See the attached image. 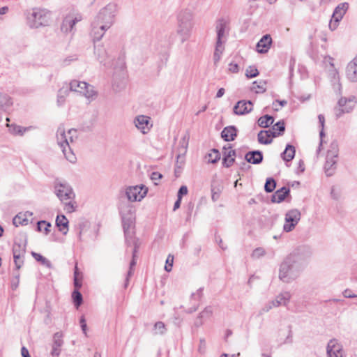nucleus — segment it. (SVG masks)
<instances>
[{
	"mask_svg": "<svg viewBox=\"0 0 357 357\" xmlns=\"http://www.w3.org/2000/svg\"><path fill=\"white\" fill-rule=\"evenodd\" d=\"M312 255L307 246H300L287 255L279 266L278 278L289 284L296 280L304 271Z\"/></svg>",
	"mask_w": 357,
	"mask_h": 357,
	"instance_id": "obj_1",
	"label": "nucleus"
},
{
	"mask_svg": "<svg viewBox=\"0 0 357 357\" xmlns=\"http://www.w3.org/2000/svg\"><path fill=\"white\" fill-rule=\"evenodd\" d=\"M117 10L116 3H109L99 11L91 24V36L94 42L99 41L114 24Z\"/></svg>",
	"mask_w": 357,
	"mask_h": 357,
	"instance_id": "obj_2",
	"label": "nucleus"
},
{
	"mask_svg": "<svg viewBox=\"0 0 357 357\" xmlns=\"http://www.w3.org/2000/svg\"><path fill=\"white\" fill-rule=\"evenodd\" d=\"M77 130L75 129H70L68 135L66 134V130L63 125H60L56 131V139L58 145L62 150V152L69 162L74 163L76 161V156L73 152L70 142H73L74 138H77Z\"/></svg>",
	"mask_w": 357,
	"mask_h": 357,
	"instance_id": "obj_3",
	"label": "nucleus"
},
{
	"mask_svg": "<svg viewBox=\"0 0 357 357\" xmlns=\"http://www.w3.org/2000/svg\"><path fill=\"white\" fill-rule=\"evenodd\" d=\"M54 185L56 195L64 203V211L66 213L75 211L77 204L75 202L72 201L75 195L71 186L66 181L59 179L54 181Z\"/></svg>",
	"mask_w": 357,
	"mask_h": 357,
	"instance_id": "obj_4",
	"label": "nucleus"
},
{
	"mask_svg": "<svg viewBox=\"0 0 357 357\" xmlns=\"http://www.w3.org/2000/svg\"><path fill=\"white\" fill-rule=\"evenodd\" d=\"M194 26V14L191 9H181L177 15L176 32L182 43L188 40Z\"/></svg>",
	"mask_w": 357,
	"mask_h": 357,
	"instance_id": "obj_5",
	"label": "nucleus"
},
{
	"mask_svg": "<svg viewBox=\"0 0 357 357\" xmlns=\"http://www.w3.org/2000/svg\"><path fill=\"white\" fill-rule=\"evenodd\" d=\"M226 25V21L223 19L219 20L216 24L217 40L213 53V61L215 65H217L220 61L221 55L225 50L224 43L225 40H223L222 38L225 36Z\"/></svg>",
	"mask_w": 357,
	"mask_h": 357,
	"instance_id": "obj_6",
	"label": "nucleus"
},
{
	"mask_svg": "<svg viewBox=\"0 0 357 357\" xmlns=\"http://www.w3.org/2000/svg\"><path fill=\"white\" fill-rule=\"evenodd\" d=\"M285 131V126L283 121H280L274 124L271 129L261 130L258 133V141L262 144H269L272 142V137L282 136Z\"/></svg>",
	"mask_w": 357,
	"mask_h": 357,
	"instance_id": "obj_7",
	"label": "nucleus"
},
{
	"mask_svg": "<svg viewBox=\"0 0 357 357\" xmlns=\"http://www.w3.org/2000/svg\"><path fill=\"white\" fill-rule=\"evenodd\" d=\"M338 153V144L336 141H333L327 151L326 160L324 165V170L327 176H331L335 174L337 168Z\"/></svg>",
	"mask_w": 357,
	"mask_h": 357,
	"instance_id": "obj_8",
	"label": "nucleus"
},
{
	"mask_svg": "<svg viewBox=\"0 0 357 357\" xmlns=\"http://www.w3.org/2000/svg\"><path fill=\"white\" fill-rule=\"evenodd\" d=\"M50 22L49 12L34 8L32 13L27 17V22L31 28H38L42 26H46Z\"/></svg>",
	"mask_w": 357,
	"mask_h": 357,
	"instance_id": "obj_9",
	"label": "nucleus"
},
{
	"mask_svg": "<svg viewBox=\"0 0 357 357\" xmlns=\"http://www.w3.org/2000/svg\"><path fill=\"white\" fill-rule=\"evenodd\" d=\"M69 85L70 91L83 93L87 98L93 99L96 96L93 86L85 82L73 80Z\"/></svg>",
	"mask_w": 357,
	"mask_h": 357,
	"instance_id": "obj_10",
	"label": "nucleus"
},
{
	"mask_svg": "<svg viewBox=\"0 0 357 357\" xmlns=\"http://www.w3.org/2000/svg\"><path fill=\"white\" fill-rule=\"evenodd\" d=\"M147 188L144 185L130 186L126 188V195L130 202H139L146 195Z\"/></svg>",
	"mask_w": 357,
	"mask_h": 357,
	"instance_id": "obj_11",
	"label": "nucleus"
},
{
	"mask_svg": "<svg viewBox=\"0 0 357 357\" xmlns=\"http://www.w3.org/2000/svg\"><path fill=\"white\" fill-rule=\"evenodd\" d=\"M301 217V212L298 209H291L285 214V223L283 229L286 232L292 231L298 223Z\"/></svg>",
	"mask_w": 357,
	"mask_h": 357,
	"instance_id": "obj_12",
	"label": "nucleus"
},
{
	"mask_svg": "<svg viewBox=\"0 0 357 357\" xmlns=\"http://www.w3.org/2000/svg\"><path fill=\"white\" fill-rule=\"evenodd\" d=\"M349 8V3L347 2L340 3L334 10L332 19L329 23V28L333 31L336 29L338 23L343 18Z\"/></svg>",
	"mask_w": 357,
	"mask_h": 357,
	"instance_id": "obj_13",
	"label": "nucleus"
},
{
	"mask_svg": "<svg viewBox=\"0 0 357 357\" xmlns=\"http://www.w3.org/2000/svg\"><path fill=\"white\" fill-rule=\"evenodd\" d=\"M356 105L355 97H350L349 98H341L338 101V108L336 107L335 116L340 118L344 113L350 112Z\"/></svg>",
	"mask_w": 357,
	"mask_h": 357,
	"instance_id": "obj_14",
	"label": "nucleus"
},
{
	"mask_svg": "<svg viewBox=\"0 0 357 357\" xmlns=\"http://www.w3.org/2000/svg\"><path fill=\"white\" fill-rule=\"evenodd\" d=\"M135 127L143 134H147L153 127L151 118L145 115H138L134 119Z\"/></svg>",
	"mask_w": 357,
	"mask_h": 357,
	"instance_id": "obj_15",
	"label": "nucleus"
},
{
	"mask_svg": "<svg viewBox=\"0 0 357 357\" xmlns=\"http://www.w3.org/2000/svg\"><path fill=\"white\" fill-rule=\"evenodd\" d=\"M326 353L328 357H343L342 346L336 339H332L328 342Z\"/></svg>",
	"mask_w": 357,
	"mask_h": 357,
	"instance_id": "obj_16",
	"label": "nucleus"
},
{
	"mask_svg": "<svg viewBox=\"0 0 357 357\" xmlns=\"http://www.w3.org/2000/svg\"><path fill=\"white\" fill-rule=\"evenodd\" d=\"M233 110L236 115H245L252 110V102L250 100H239L234 107Z\"/></svg>",
	"mask_w": 357,
	"mask_h": 357,
	"instance_id": "obj_17",
	"label": "nucleus"
},
{
	"mask_svg": "<svg viewBox=\"0 0 357 357\" xmlns=\"http://www.w3.org/2000/svg\"><path fill=\"white\" fill-rule=\"evenodd\" d=\"M272 44V38L269 34L262 36L257 44V50L260 54L266 53Z\"/></svg>",
	"mask_w": 357,
	"mask_h": 357,
	"instance_id": "obj_18",
	"label": "nucleus"
},
{
	"mask_svg": "<svg viewBox=\"0 0 357 357\" xmlns=\"http://www.w3.org/2000/svg\"><path fill=\"white\" fill-rule=\"evenodd\" d=\"M54 342L52 344V349L51 355L52 357H59L61 353V347L63 344L62 340V334L60 333H56L54 335Z\"/></svg>",
	"mask_w": 357,
	"mask_h": 357,
	"instance_id": "obj_19",
	"label": "nucleus"
},
{
	"mask_svg": "<svg viewBox=\"0 0 357 357\" xmlns=\"http://www.w3.org/2000/svg\"><path fill=\"white\" fill-rule=\"evenodd\" d=\"M245 159L248 163L258 165L263 161V154L260 151H249L245 154Z\"/></svg>",
	"mask_w": 357,
	"mask_h": 357,
	"instance_id": "obj_20",
	"label": "nucleus"
},
{
	"mask_svg": "<svg viewBox=\"0 0 357 357\" xmlns=\"http://www.w3.org/2000/svg\"><path fill=\"white\" fill-rule=\"evenodd\" d=\"M132 245L134 246L133 250H132V259L130 263V268H129V271L127 274L126 284H125L126 287L127 286L129 278L133 275V268L136 265V259L135 258L137 257V250L139 246L137 240H134Z\"/></svg>",
	"mask_w": 357,
	"mask_h": 357,
	"instance_id": "obj_21",
	"label": "nucleus"
},
{
	"mask_svg": "<svg viewBox=\"0 0 357 357\" xmlns=\"http://www.w3.org/2000/svg\"><path fill=\"white\" fill-rule=\"evenodd\" d=\"M291 297V294L289 291H284L276 296V298L271 301L275 307L280 305L287 306L290 298Z\"/></svg>",
	"mask_w": 357,
	"mask_h": 357,
	"instance_id": "obj_22",
	"label": "nucleus"
},
{
	"mask_svg": "<svg viewBox=\"0 0 357 357\" xmlns=\"http://www.w3.org/2000/svg\"><path fill=\"white\" fill-rule=\"evenodd\" d=\"M32 215L33 213L31 211L19 213L13 220V225L16 227L19 225H26L29 222L28 218Z\"/></svg>",
	"mask_w": 357,
	"mask_h": 357,
	"instance_id": "obj_23",
	"label": "nucleus"
},
{
	"mask_svg": "<svg viewBox=\"0 0 357 357\" xmlns=\"http://www.w3.org/2000/svg\"><path fill=\"white\" fill-rule=\"evenodd\" d=\"M236 135L237 130L234 126L225 127L221 132L222 138L226 142L234 140Z\"/></svg>",
	"mask_w": 357,
	"mask_h": 357,
	"instance_id": "obj_24",
	"label": "nucleus"
},
{
	"mask_svg": "<svg viewBox=\"0 0 357 357\" xmlns=\"http://www.w3.org/2000/svg\"><path fill=\"white\" fill-rule=\"evenodd\" d=\"M289 192L290 190L288 188L282 187L275 192L272 195L271 201L275 203H280L289 195Z\"/></svg>",
	"mask_w": 357,
	"mask_h": 357,
	"instance_id": "obj_25",
	"label": "nucleus"
},
{
	"mask_svg": "<svg viewBox=\"0 0 357 357\" xmlns=\"http://www.w3.org/2000/svg\"><path fill=\"white\" fill-rule=\"evenodd\" d=\"M56 225L59 230L64 235L68 231V220L64 215H58L56 219Z\"/></svg>",
	"mask_w": 357,
	"mask_h": 357,
	"instance_id": "obj_26",
	"label": "nucleus"
},
{
	"mask_svg": "<svg viewBox=\"0 0 357 357\" xmlns=\"http://www.w3.org/2000/svg\"><path fill=\"white\" fill-rule=\"evenodd\" d=\"M13 104V102L10 96L0 92V112H6Z\"/></svg>",
	"mask_w": 357,
	"mask_h": 357,
	"instance_id": "obj_27",
	"label": "nucleus"
},
{
	"mask_svg": "<svg viewBox=\"0 0 357 357\" xmlns=\"http://www.w3.org/2000/svg\"><path fill=\"white\" fill-rule=\"evenodd\" d=\"M295 152V147L291 144H287L284 151L281 153V157L284 161L289 162L294 158Z\"/></svg>",
	"mask_w": 357,
	"mask_h": 357,
	"instance_id": "obj_28",
	"label": "nucleus"
},
{
	"mask_svg": "<svg viewBox=\"0 0 357 357\" xmlns=\"http://www.w3.org/2000/svg\"><path fill=\"white\" fill-rule=\"evenodd\" d=\"M94 53L100 63L107 64V52L102 46H95Z\"/></svg>",
	"mask_w": 357,
	"mask_h": 357,
	"instance_id": "obj_29",
	"label": "nucleus"
},
{
	"mask_svg": "<svg viewBox=\"0 0 357 357\" xmlns=\"http://www.w3.org/2000/svg\"><path fill=\"white\" fill-rule=\"evenodd\" d=\"M181 147L179 148V153L177 155V163L180 162L182 164L183 162V155L186 152L187 146H188V140L186 139V137H184L181 141L180 142Z\"/></svg>",
	"mask_w": 357,
	"mask_h": 357,
	"instance_id": "obj_30",
	"label": "nucleus"
},
{
	"mask_svg": "<svg viewBox=\"0 0 357 357\" xmlns=\"http://www.w3.org/2000/svg\"><path fill=\"white\" fill-rule=\"evenodd\" d=\"M75 24V20H73L70 17H66L62 22L61 29L66 33L71 31Z\"/></svg>",
	"mask_w": 357,
	"mask_h": 357,
	"instance_id": "obj_31",
	"label": "nucleus"
},
{
	"mask_svg": "<svg viewBox=\"0 0 357 357\" xmlns=\"http://www.w3.org/2000/svg\"><path fill=\"white\" fill-rule=\"evenodd\" d=\"M130 227V222H127L124 218L123 219V227L125 233L126 241L128 245L133 244V241L135 240L132 238V234L129 231V229Z\"/></svg>",
	"mask_w": 357,
	"mask_h": 357,
	"instance_id": "obj_32",
	"label": "nucleus"
},
{
	"mask_svg": "<svg viewBox=\"0 0 357 357\" xmlns=\"http://www.w3.org/2000/svg\"><path fill=\"white\" fill-rule=\"evenodd\" d=\"M273 122L274 118L268 114H266L258 119L259 126L264 128H268Z\"/></svg>",
	"mask_w": 357,
	"mask_h": 357,
	"instance_id": "obj_33",
	"label": "nucleus"
},
{
	"mask_svg": "<svg viewBox=\"0 0 357 357\" xmlns=\"http://www.w3.org/2000/svg\"><path fill=\"white\" fill-rule=\"evenodd\" d=\"M26 242H22L21 243L15 242L13 246V255H17L20 256H24L26 253Z\"/></svg>",
	"mask_w": 357,
	"mask_h": 357,
	"instance_id": "obj_34",
	"label": "nucleus"
},
{
	"mask_svg": "<svg viewBox=\"0 0 357 357\" xmlns=\"http://www.w3.org/2000/svg\"><path fill=\"white\" fill-rule=\"evenodd\" d=\"M8 126L9 127V131L10 133L20 136L23 135L25 131L29 129L28 128H24L15 124H12L10 126L8 125Z\"/></svg>",
	"mask_w": 357,
	"mask_h": 357,
	"instance_id": "obj_35",
	"label": "nucleus"
},
{
	"mask_svg": "<svg viewBox=\"0 0 357 357\" xmlns=\"http://www.w3.org/2000/svg\"><path fill=\"white\" fill-rule=\"evenodd\" d=\"M206 158H208V162L214 164L220 160V153L218 150L213 149L207 155Z\"/></svg>",
	"mask_w": 357,
	"mask_h": 357,
	"instance_id": "obj_36",
	"label": "nucleus"
},
{
	"mask_svg": "<svg viewBox=\"0 0 357 357\" xmlns=\"http://www.w3.org/2000/svg\"><path fill=\"white\" fill-rule=\"evenodd\" d=\"M72 298L74 302V304L77 308H78L82 303L83 298L82 294L79 292V289H75L72 293Z\"/></svg>",
	"mask_w": 357,
	"mask_h": 357,
	"instance_id": "obj_37",
	"label": "nucleus"
},
{
	"mask_svg": "<svg viewBox=\"0 0 357 357\" xmlns=\"http://www.w3.org/2000/svg\"><path fill=\"white\" fill-rule=\"evenodd\" d=\"M153 331L155 335H164L167 332V328L163 322L158 321L154 324Z\"/></svg>",
	"mask_w": 357,
	"mask_h": 357,
	"instance_id": "obj_38",
	"label": "nucleus"
},
{
	"mask_svg": "<svg viewBox=\"0 0 357 357\" xmlns=\"http://www.w3.org/2000/svg\"><path fill=\"white\" fill-rule=\"evenodd\" d=\"M266 82L264 81H260L259 82H254L252 86V90L256 91V93H263L266 91Z\"/></svg>",
	"mask_w": 357,
	"mask_h": 357,
	"instance_id": "obj_39",
	"label": "nucleus"
},
{
	"mask_svg": "<svg viewBox=\"0 0 357 357\" xmlns=\"http://www.w3.org/2000/svg\"><path fill=\"white\" fill-rule=\"evenodd\" d=\"M276 187V182L273 178H268L266 181L264 190L266 192H272Z\"/></svg>",
	"mask_w": 357,
	"mask_h": 357,
	"instance_id": "obj_40",
	"label": "nucleus"
},
{
	"mask_svg": "<svg viewBox=\"0 0 357 357\" xmlns=\"http://www.w3.org/2000/svg\"><path fill=\"white\" fill-rule=\"evenodd\" d=\"M31 255L37 261L41 262L42 264L45 265L47 267L51 266L50 261L48 259H47L45 257L42 256L40 254L32 252Z\"/></svg>",
	"mask_w": 357,
	"mask_h": 357,
	"instance_id": "obj_41",
	"label": "nucleus"
},
{
	"mask_svg": "<svg viewBox=\"0 0 357 357\" xmlns=\"http://www.w3.org/2000/svg\"><path fill=\"white\" fill-rule=\"evenodd\" d=\"M43 226H45V234L47 235L50 231L51 224L45 220H40L37 222V230L41 231Z\"/></svg>",
	"mask_w": 357,
	"mask_h": 357,
	"instance_id": "obj_42",
	"label": "nucleus"
},
{
	"mask_svg": "<svg viewBox=\"0 0 357 357\" xmlns=\"http://www.w3.org/2000/svg\"><path fill=\"white\" fill-rule=\"evenodd\" d=\"M126 86V82L124 79H121L119 82L114 80L112 84L113 90L115 91H120Z\"/></svg>",
	"mask_w": 357,
	"mask_h": 357,
	"instance_id": "obj_43",
	"label": "nucleus"
},
{
	"mask_svg": "<svg viewBox=\"0 0 357 357\" xmlns=\"http://www.w3.org/2000/svg\"><path fill=\"white\" fill-rule=\"evenodd\" d=\"M259 75V71L258 70L255 68V67H253V66H249L247 69H246V73H245V75L248 78H253V77H257V75Z\"/></svg>",
	"mask_w": 357,
	"mask_h": 357,
	"instance_id": "obj_44",
	"label": "nucleus"
},
{
	"mask_svg": "<svg viewBox=\"0 0 357 357\" xmlns=\"http://www.w3.org/2000/svg\"><path fill=\"white\" fill-rule=\"evenodd\" d=\"M24 257L17 255H13L14 262L17 270H19L24 264Z\"/></svg>",
	"mask_w": 357,
	"mask_h": 357,
	"instance_id": "obj_45",
	"label": "nucleus"
},
{
	"mask_svg": "<svg viewBox=\"0 0 357 357\" xmlns=\"http://www.w3.org/2000/svg\"><path fill=\"white\" fill-rule=\"evenodd\" d=\"M235 155V151L232 150L229 146L228 149L224 147L223 158H231Z\"/></svg>",
	"mask_w": 357,
	"mask_h": 357,
	"instance_id": "obj_46",
	"label": "nucleus"
},
{
	"mask_svg": "<svg viewBox=\"0 0 357 357\" xmlns=\"http://www.w3.org/2000/svg\"><path fill=\"white\" fill-rule=\"evenodd\" d=\"M173 261H174V257L169 255L167 257V259L166 260V264L165 266V269L167 272H170L172 271V266H173Z\"/></svg>",
	"mask_w": 357,
	"mask_h": 357,
	"instance_id": "obj_47",
	"label": "nucleus"
},
{
	"mask_svg": "<svg viewBox=\"0 0 357 357\" xmlns=\"http://www.w3.org/2000/svg\"><path fill=\"white\" fill-rule=\"evenodd\" d=\"M265 254L266 252L262 248H257L252 252V257L254 258H259Z\"/></svg>",
	"mask_w": 357,
	"mask_h": 357,
	"instance_id": "obj_48",
	"label": "nucleus"
},
{
	"mask_svg": "<svg viewBox=\"0 0 357 357\" xmlns=\"http://www.w3.org/2000/svg\"><path fill=\"white\" fill-rule=\"evenodd\" d=\"M213 314L212 307L208 306L204 308V310L199 314L200 317L209 318Z\"/></svg>",
	"mask_w": 357,
	"mask_h": 357,
	"instance_id": "obj_49",
	"label": "nucleus"
},
{
	"mask_svg": "<svg viewBox=\"0 0 357 357\" xmlns=\"http://www.w3.org/2000/svg\"><path fill=\"white\" fill-rule=\"evenodd\" d=\"M211 199L213 202H216L220 198V190L219 188H215L212 186L211 188Z\"/></svg>",
	"mask_w": 357,
	"mask_h": 357,
	"instance_id": "obj_50",
	"label": "nucleus"
},
{
	"mask_svg": "<svg viewBox=\"0 0 357 357\" xmlns=\"http://www.w3.org/2000/svg\"><path fill=\"white\" fill-rule=\"evenodd\" d=\"M273 307L274 305H273V302H268L260 310V311L259 312V315H262L264 313L268 312Z\"/></svg>",
	"mask_w": 357,
	"mask_h": 357,
	"instance_id": "obj_51",
	"label": "nucleus"
},
{
	"mask_svg": "<svg viewBox=\"0 0 357 357\" xmlns=\"http://www.w3.org/2000/svg\"><path fill=\"white\" fill-rule=\"evenodd\" d=\"M187 194H188V188L185 185H182L180 187V188L178 191L177 197L182 199V197Z\"/></svg>",
	"mask_w": 357,
	"mask_h": 357,
	"instance_id": "obj_52",
	"label": "nucleus"
},
{
	"mask_svg": "<svg viewBox=\"0 0 357 357\" xmlns=\"http://www.w3.org/2000/svg\"><path fill=\"white\" fill-rule=\"evenodd\" d=\"M234 161H235L234 158H223L222 164L225 167H229L234 164Z\"/></svg>",
	"mask_w": 357,
	"mask_h": 357,
	"instance_id": "obj_53",
	"label": "nucleus"
},
{
	"mask_svg": "<svg viewBox=\"0 0 357 357\" xmlns=\"http://www.w3.org/2000/svg\"><path fill=\"white\" fill-rule=\"evenodd\" d=\"M229 70L231 73H236L239 70V66L237 63H230L229 65Z\"/></svg>",
	"mask_w": 357,
	"mask_h": 357,
	"instance_id": "obj_54",
	"label": "nucleus"
},
{
	"mask_svg": "<svg viewBox=\"0 0 357 357\" xmlns=\"http://www.w3.org/2000/svg\"><path fill=\"white\" fill-rule=\"evenodd\" d=\"M82 278H79L77 275L74 276V286L75 289H79L82 287Z\"/></svg>",
	"mask_w": 357,
	"mask_h": 357,
	"instance_id": "obj_55",
	"label": "nucleus"
},
{
	"mask_svg": "<svg viewBox=\"0 0 357 357\" xmlns=\"http://www.w3.org/2000/svg\"><path fill=\"white\" fill-rule=\"evenodd\" d=\"M80 326L83 333L86 335V323L84 316L80 318Z\"/></svg>",
	"mask_w": 357,
	"mask_h": 357,
	"instance_id": "obj_56",
	"label": "nucleus"
},
{
	"mask_svg": "<svg viewBox=\"0 0 357 357\" xmlns=\"http://www.w3.org/2000/svg\"><path fill=\"white\" fill-rule=\"evenodd\" d=\"M162 177V175L158 172H153L151 174V179L153 181H157L160 179Z\"/></svg>",
	"mask_w": 357,
	"mask_h": 357,
	"instance_id": "obj_57",
	"label": "nucleus"
},
{
	"mask_svg": "<svg viewBox=\"0 0 357 357\" xmlns=\"http://www.w3.org/2000/svg\"><path fill=\"white\" fill-rule=\"evenodd\" d=\"M343 295L345 298H356L357 297V295L354 294H352L351 293V291L349 290V289H346L344 292H343Z\"/></svg>",
	"mask_w": 357,
	"mask_h": 357,
	"instance_id": "obj_58",
	"label": "nucleus"
},
{
	"mask_svg": "<svg viewBox=\"0 0 357 357\" xmlns=\"http://www.w3.org/2000/svg\"><path fill=\"white\" fill-rule=\"evenodd\" d=\"M76 59H77V58L73 56H68L63 61V66H68L70 61H75Z\"/></svg>",
	"mask_w": 357,
	"mask_h": 357,
	"instance_id": "obj_59",
	"label": "nucleus"
},
{
	"mask_svg": "<svg viewBox=\"0 0 357 357\" xmlns=\"http://www.w3.org/2000/svg\"><path fill=\"white\" fill-rule=\"evenodd\" d=\"M289 333L284 343H291L292 342V331L291 330V326H289Z\"/></svg>",
	"mask_w": 357,
	"mask_h": 357,
	"instance_id": "obj_60",
	"label": "nucleus"
},
{
	"mask_svg": "<svg viewBox=\"0 0 357 357\" xmlns=\"http://www.w3.org/2000/svg\"><path fill=\"white\" fill-rule=\"evenodd\" d=\"M318 119H319V124H320L321 128H324V123H325L324 116L323 114H319L318 116Z\"/></svg>",
	"mask_w": 357,
	"mask_h": 357,
	"instance_id": "obj_61",
	"label": "nucleus"
},
{
	"mask_svg": "<svg viewBox=\"0 0 357 357\" xmlns=\"http://www.w3.org/2000/svg\"><path fill=\"white\" fill-rule=\"evenodd\" d=\"M202 319H203V317H200V314H199V316L197 317V318L196 319V320L195 321V325L197 327L202 326L203 324V321L202 320Z\"/></svg>",
	"mask_w": 357,
	"mask_h": 357,
	"instance_id": "obj_62",
	"label": "nucleus"
},
{
	"mask_svg": "<svg viewBox=\"0 0 357 357\" xmlns=\"http://www.w3.org/2000/svg\"><path fill=\"white\" fill-rule=\"evenodd\" d=\"M21 354L23 357H26L29 356V353L28 349L25 347H22L21 349Z\"/></svg>",
	"mask_w": 357,
	"mask_h": 357,
	"instance_id": "obj_63",
	"label": "nucleus"
},
{
	"mask_svg": "<svg viewBox=\"0 0 357 357\" xmlns=\"http://www.w3.org/2000/svg\"><path fill=\"white\" fill-rule=\"evenodd\" d=\"M225 89L223 88H220L218 91V92L216 93V96H215V98H221L225 94Z\"/></svg>",
	"mask_w": 357,
	"mask_h": 357,
	"instance_id": "obj_64",
	"label": "nucleus"
}]
</instances>
